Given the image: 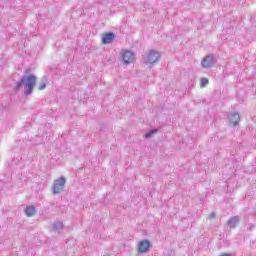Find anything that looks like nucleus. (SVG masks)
<instances>
[{
    "mask_svg": "<svg viewBox=\"0 0 256 256\" xmlns=\"http://www.w3.org/2000/svg\"><path fill=\"white\" fill-rule=\"evenodd\" d=\"M156 133H159V129H151L144 135V137L145 139H151V137H153V135H155Z\"/></svg>",
    "mask_w": 256,
    "mask_h": 256,
    "instance_id": "nucleus-11",
    "label": "nucleus"
},
{
    "mask_svg": "<svg viewBox=\"0 0 256 256\" xmlns=\"http://www.w3.org/2000/svg\"><path fill=\"white\" fill-rule=\"evenodd\" d=\"M37 83V76L30 74L28 76L23 75L22 78L16 83L13 88L14 93H18L21 89V86L24 85V95H32L33 88Z\"/></svg>",
    "mask_w": 256,
    "mask_h": 256,
    "instance_id": "nucleus-1",
    "label": "nucleus"
},
{
    "mask_svg": "<svg viewBox=\"0 0 256 256\" xmlns=\"http://www.w3.org/2000/svg\"><path fill=\"white\" fill-rule=\"evenodd\" d=\"M201 65H202L203 69H211V67H213V65H215V55H213V54L206 55L202 59Z\"/></svg>",
    "mask_w": 256,
    "mask_h": 256,
    "instance_id": "nucleus-4",
    "label": "nucleus"
},
{
    "mask_svg": "<svg viewBox=\"0 0 256 256\" xmlns=\"http://www.w3.org/2000/svg\"><path fill=\"white\" fill-rule=\"evenodd\" d=\"M135 61V53L130 50H126L122 53V62L124 65H131Z\"/></svg>",
    "mask_w": 256,
    "mask_h": 256,
    "instance_id": "nucleus-5",
    "label": "nucleus"
},
{
    "mask_svg": "<svg viewBox=\"0 0 256 256\" xmlns=\"http://www.w3.org/2000/svg\"><path fill=\"white\" fill-rule=\"evenodd\" d=\"M24 213L28 217H33V215H35V213H37V210L33 205H30L25 208Z\"/></svg>",
    "mask_w": 256,
    "mask_h": 256,
    "instance_id": "nucleus-10",
    "label": "nucleus"
},
{
    "mask_svg": "<svg viewBox=\"0 0 256 256\" xmlns=\"http://www.w3.org/2000/svg\"><path fill=\"white\" fill-rule=\"evenodd\" d=\"M53 230L54 231H61L63 230V222L61 221H56L53 223Z\"/></svg>",
    "mask_w": 256,
    "mask_h": 256,
    "instance_id": "nucleus-12",
    "label": "nucleus"
},
{
    "mask_svg": "<svg viewBox=\"0 0 256 256\" xmlns=\"http://www.w3.org/2000/svg\"><path fill=\"white\" fill-rule=\"evenodd\" d=\"M46 87H47V83L41 82L38 89H39V91H43V89H45Z\"/></svg>",
    "mask_w": 256,
    "mask_h": 256,
    "instance_id": "nucleus-14",
    "label": "nucleus"
},
{
    "mask_svg": "<svg viewBox=\"0 0 256 256\" xmlns=\"http://www.w3.org/2000/svg\"><path fill=\"white\" fill-rule=\"evenodd\" d=\"M217 217V214L215 212H212L209 216V219H215Z\"/></svg>",
    "mask_w": 256,
    "mask_h": 256,
    "instance_id": "nucleus-16",
    "label": "nucleus"
},
{
    "mask_svg": "<svg viewBox=\"0 0 256 256\" xmlns=\"http://www.w3.org/2000/svg\"><path fill=\"white\" fill-rule=\"evenodd\" d=\"M229 119H230V123L235 127L236 125H239L241 116H239V113L234 112L229 115Z\"/></svg>",
    "mask_w": 256,
    "mask_h": 256,
    "instance_id": "nucleus-8",
    "label": "nucleus"
},
{
    "mask_svg": "<svg viewBox=\"0 0 256 256\" xmlns=\"http://www.w3.org/2000/svg\"><path fill=\"white\" fill-rule=\"evenodd\" d=\"M237 223H239V217L237 216H233L227 221V225L230 229H235V227H237Z\"/></svg>",
    "mask_w": 256,
    "mask_h": 256,
    "instance_id": "nucleus-9",
    "label": "nucleus"
},
{
    "mask_svg": "<svg viewBox=\"0 0 256 256\" xmlns=\"http://www.w3.org/2000/svg\"><path fill=\"white\" fill-rule=\"evenodd\" d=\"M113 41H115V33L113 32L105 33L102 36L103 45H109V43H113Z\"/></svg>",
    "mask_w": 256,
    "mask_h": 256,
    "instance_id": "nucleus-7",
    "label": "nucleus"
},
{
    "mask_svg": "<svg viewBox=\"0 0 256 256\" xmlns=\"http://www.w3.org/2000/svg\"><path fill=\"white\" fill-rule=\"evenodd\" d=\"M254 227H255V225H253L251 223L247 224V230L248 231H253Z\"/></svg>",
    "mask_w": 256,
    "mask_h": 256,
    "instance_id": "nucleus-15",
    "label": "nucleus"
},
{
    "mask_svg": "<svg viewBox=\"0 0 256 256\" xmlns=\"http://www.w3.org/2000/svg\"><path fill=\"white\" fill-rule=\"evenodd\" d=\"M207 85H209V79L203 77L200 79V86L201 87H206Z\"/></svg>",
    "mask_w": 256,
    "mask_h": 256,
    "instance_id": "nucleus-13",
    "label": "nucleus"
},
{
    "mask_svg": "<svg viewBox=\"0 0 256 256\" xmlns=\"http://www.w3.org/2000/svg\"><path fill=\"white\" fill-rule=\"evenodd\" d=\"M65 183H67V179H65V177H63V176L56 179L52 186V193L54 195H61V193H63V191H65Z\"/></svg>",
    "mask_w": 256,
    "mask_h": 256,
    "instance_id": "nucleus-2",
    "label": "nucleus"
},
{
    "mask_svg": "<svg viewBox=\"0 0 256 256\" xmlns=\"http://www.w3.org/2000/svg\"><path fill=\"white\" fill-rule=\"evenodd\" d=\"M151 249V242L148 239L141 240L138 243V253H147Z\"/></svg>",
    "mask_w": 256,
    "mask_h": 256,
    "instance_id": "nucleus-6",
    "label": "nucleus"
},
{
    "mask_svg": "<svg viewBox=\"0 0 256 256\" xmlns=\"http://www.w3.org/2000/svg\"><path fill=\"white\" fill-rule=\"evenodd\" d=\"M8 167H9V169H11L13 167V160L8 163Z\"/></svg>",
    "mask_w": 256,
    "mask_h": 256,
    "instance_id": "nucleus-17",
    "label": "nucleus"
},
{
    "mask_svg": "<svg viewBox=\"0 0 256 256\" xmlns=\"http://www.w3.org/2000/svg\"><path fill=\"white\" fill-rule=\"evenodd\" d=\"M161 59V54L159 51L156 50H150L149 53L144 57V63L154 65V63H157Z\"/></svg>",
    "mask_w": 256,
    "mask_h": 256,
    "instance_id": "nucleus-3",
    "label": "nucleus"
},
{
    "mask_svg": "<svg viewBox=\"0 0 256 256\" xmlns=\"http://www.w3.org/2000/svg\"><path fill=\"white\" fill-rule=\"evenodd\" d=\"M220 256H231V254H229V253H224V254H222V255H220Z\"/></svg>",
    "mask_w": 256,
    "mask_h": 256,
    "instance_id": "nucleus-18",
    "label": "nucleus"
}]
</instances>
